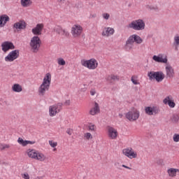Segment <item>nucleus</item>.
Listing matches in <instances>:
<instances>
[{
	"label": "nucleus",
	"instance_id": "37",
	"mask_svg": "<svg viewBox=\"0 0 179 179\" xmlns=\"http://www.w3.org/2000/svg\"><path fill=\"white\" fill-rule=\"evenodd\" d=\"M88 129L89 131H96V125L92 124V123H90L89 125H88Z\"/></svg>",
	"mask_w": 179,
	"mask_h": 179
},
{
	"label": "nucleus",
	"instance_id": "24",
	"mask_svg": "<svg viewBox=\"0 0 179 179\" xmlns=\"http://www.w3.org/2000/svg\"><path fill=\"white\" fill-rule=\"evenodd\" d=\"M9 22V16L7 15H2L0 16V26L1 27H3L6 23Z\"/></svg>",
	"mask_w": 179,
	"mask_h": 179
},
{
	"label": "nucleus",
	"instance_id": "14",
	"mask_svg": "<svg viewBox=\"0 0 179 179\" xmlns=\"http://www.w3.org/2000/svg\"><path fill=\"white\" fill-rule=\"evenodd\" d=\"M165 71L166 78H169V79H172V78H173L176 75V73L174 72V69L169 63L166 64Z\"/></svg>",
	"mask_w": 179,
	"mask_h": 179
},
{
	"label": "nucleus",
	"instance_id": "41",
	"mask_svg": "<svg viewBox=\"0 0 179 179\" xmlns=\"http://www.w3.org/2000/svg\"><path fill=\"white\" fill-rule=\"evenodd\" d=\"M1 150H3L5 149H9V148H10V146L8 144H4L3 145H1Z\"/></svg>",
	"mask_w": 179,
	"mask_h": 179
},
{
	"label": "nucleus",
	"instance_id": "47",
	"mask_svg": "<svg viewBox=\"0 0 179 179\" xmlns=\"http://www.w3.org/2000/svg\"><path fill=\"white\" fill-rule=\"evenodd\" d=\"M59 2H65V0H58Z\"/></svg>",
	"mask_w": 179,
	"mask_h": 179
},
{
	"label": "nucleus",
	"instance_id": "48",
	"mask_svg": "<svg viewBox=\"0 0 179 179\" xmlns=\"http://www.w3.org/2000/svg\"><path fill=\"white\" fill-rule=\"evenodd\" d=\"M120 118H122V114H119Z\"/></svg>",
	"mask_w": 179,
	"mask_h": 179
},
{
	"label": "nucleus",
	"instance_id": "13",
	"mask_svg": "<svg viewBox=\"0 0 179 179\" xmlns=\"http://www.w3.org/2000/svg\"><path fill=\"white\" fill-rule=\"evenodd\" d=\"M123 155L124 156H127V157H129V159H136L138 154L136 152H134L132 148H124L122 150Z\"/></svg>",
	"mask_w": 179,
	"mask_h": 179
},
{
	"label": "nucleus",
	"instance_id": "2",
	"mask_svg": "<svg viewBox=\"0 0 179 179\" xmlns=\"http://www.w3.org/2000/svg\"><path fill=\"white\" fill-rule=\"evenodd\" d=\"M134 43H136V44H142V43H143V39L137 34L131 35L126 41V50H132V48H134Z\"/></svg>",
	"mask_w": 179,
	"mask_h": 179
},
{
	"label": "nucleus",
	"instance_id": "40",
	"mask_svg": "<svg viewBox=\"0 0 179 179\" xmlns=\"http://www.w3.org/2000/svg\"><path fill=\"white\" fill-rule=\"evenodd\" d=\"M102 17L105 19V20H108L110 19V14L105 13L102 14Z\"/></svg>",
	"mask_w": 179,
	"mask_h": 179
},
{
	"label": "nucleus",
	"instance_id": "16",
	"mask_svg": "<svg viewBox=\"0 0 179 179\" xmlns=\"http://www.w3.org/2000/svg\"><path fill=\"white\" fill-rule=\"evenodd\" d=\"M152 59L155 62H159L161 64H167V62H169V59H167V56L163 58V55L162 54H159L158 55H154L152 57Z\"/></svg>",
	"mask_w": 179,
	"mask_h": 179
},
{
	"label": "nucleus",
	"instance_id": "45",
	"mask_svg": "<svg viewBox=\"0 0 179 179\" xmlns=\"http://www.w3.org/2000/svg\"><path fill=\"white\" fill-rule=\"evenodd\" d=\"M122 167H124V169H127L128 170H132V168L127 166L126 165H122Z\"/></svg>",
	"mask_w": 179,
	"mask_h": 179
},
{
	"label": "nucleus",
	"instance_id": "28",
	"mask_svg": "<svg viewBox=\"0 0 179 179\" xmlns=\"http://www.w3.org/2000/svg\"><path fill=\"white\" fill-rule=\"evenodd\" d=\"M170 120L173 124H179V113L172 115Z\"/></svg>",
	"mask_w": 179,
	"mask_h": 179
},
{
	"label": "nucleus",
	"instance_id": "36",
	"mask_svg": "<svg viewBox=\"0 0 179 179\" xmlns=\"http://www.w3.org/2000/svg\"><path fill=\"white\" fill-rule=\"evenodd\" d=\"M49 145L51 148H57V146H58V143L53 141H49Z\"/></svg>",
	"mask_w": 179,
	"mask_h": 179
},
{
	"label": "nucleus",
	"instance_id": "4",
	"mask_svg": "<svg viewBox=\"0 0 179 179\" xmlns=\"http://www.w3.org/2000/svg\"><path fill=\"white\" fill-rule=\"evenodd\" d=\"M29 45L32 52L37 54L40 51V48L41 47V39L38 36H34L31 38Z\"/></svg>",
	"mask_w": 179,
	"mask_h": 179
},
{
	"label": "nucleus",
	"instance_id": "34",
	"mask_svg": "<svg viewBox=\"0 0 179 179\" xmlns=\"http://www.w3.org/2000/svg\"><path fill=\"white\" fill-rule=\"evenodd\" d=\"M136 79H138V76H133L131 78L132 83H134V85H140L139 82Z\"/></svg>",
	"mask_w": 179,
	"mask_h": 179
},
{
	"label": "nucleus",
	"instance_id": "8",
	"mask_svg": "<svg viewBox=\"0 0 179 179\" xmlns=\"http://www.w3.org/2000/svg\"><path fill=\"white\" fill-rule=\"evenodd\" d=\"M62 110V103H57L49 107L50 117H55Z\"/></svg>",
	"mask_w": 179,
	"mask_h": 179
},
{
	"label": "nucleus",
	"instance_id": "31",
	"mask_svg": "<svg viewBox=\"0 0 179 179\" xmlns=\"http://www.w3.org/2000/svg\"><path fill=\"white\" fill-rule=\"evenodd\" d=\"M62 27L61 26H56L54 27L53 30L57 33V34H61L62 33Z\"/></svg>",
	"mask_w": 179,
	"mask_h": 179
},
{
	"label": "nucleus",
	"instance_id": "35",
	"mask_svg": "<svg viewBox=\"0 0 179 179\" xmlns=\"http://www.w3.org/2000/svg\"><path fill=\"white\" fill-rule=\"evenodd\" d=\"M61 36H64V37H69L70 34L66 29H62V33L60 34Z\"/></svg>",
	"mask_w": 179,
	"mask_h": 179
},
{
	"label": "nucleus",
	"instance_id": "26",
	"mask_svg": "<svg viewBox=\"0 0 179 179\" xmlns=\"http://www.w3.org/2000/svg\"><path fill=\"white\" fill-rule=\"evenodd\" d=\"M106 79L107 82H108L109 83H114L115 80H118L120 78L118 77V76L112 74V75L107 76L106 77Z\"/></svg>",
	"mask_w": 179,
	"mask_h": 179
},
{
	"label": "nucleus",
	"instance_id": "30",
	"mask_svg": "<svg viewBox=\"0 0 179 179\" xmlns=\"http://www.w3.org/2000/svg\"><path fill=\"white\" fill-rule=\"evenodd\" d=\"M31 1L30 0H21V5L24 8L30 6Z\"/></svg>",
	"mask_w": 179,
	"mask_h": 179
},
{
	"label": "nucleus",
	"instance_id": "17",
	"mask_svg": "<svg viewBox=\"0 0 179 179\" xmlns=\"http://www.w3.org/2000/svg\"><path fill=\"white\" fill-rule=\"evenodd\" d=\"M164 104H166L171 107V108H174L176 107V103L174 102V99H173V96L169 95L167 96L164 100H163Z\"/></svg>",
	"mask_w": 179,
	"mask_h": 179
},
{
	"label": "nucleus",
	"instance_id": "49",
	"mask_svg": "<svg viewBox=\"0 0 179 179\" xmlns=\"http://www.w3.org/2000/svg\"><path fill=\"white\" fill-rule=\"evenodd\" d=\"M56 150H57V148L53 149V152H56Z\"/></svg>",
	"mask_w": 179,
	"mask_h": 179
},
{
	"label": "nucleus",
	"instance_id": "6",
	"mask_svg": "<svg viewBox=\"0 0 179 179\" xmlns=\"http://www.w3.org/2000/svg\"><path fill=\"white\" fill-rule=\"evenodd\" d=\"M81 65L85 66V68H87V69L94 71V69H97V67L99 66V62L94 58L88 60L82 59Z\"/></svg>",
	"mask_w": 179,
	"mask_h": 179
},
{
	"label": "nucleus",
	"instance_id": "12",
	"mask_svg": "<svg viewBox=\"0 0 179 179\" xmlns=\"http://www.w3.org/2000/svg\"><path fill=\"white\" fill-rule=\"evenodd\" d=\"M106 129L108 132V136L110 139H117V136H118V131H117L114 127L108 126Z\"/></svg>",
	"mask_w": 179,
	"mask_h": 179
},
{
	"label": "nucleus",
	"instance_id": "23",
	"mask_svg": "<svg viewBox=\"0 0 179 179\" xmlns=\"http://www.w3.org/2000/svg\"><path fill=\"white\" fill-rule=\"evenodd\" d=\"M99 113H100V107L99 106V103L95 102L94 106L90 110V114L91 115H96V114H99Z\"/></svg>",
	"mask_w": 179,
	"mask_h": 179
},
{
	"label": "nucleus",
	"instance_id": "22",
	"mask_svg": "<svg viewBox=\"0 0 179 179\" xmlns=\"http://www.w3.org/2000/svg\"><path fill=\"white\" fill-rule=\"evenodd\" d=\"M177 173H179L178 169L169 168L167 170L169 177H171L172 178H174V177H177Z\"/></svg>",
	"mask_w": 179,
	"mask_h": 179
},
{
	"label": "nucleus",
	"instance_id": "46",
	"mask_svg": "<svg viewBox=\"0 0 179 179\" xmlns=\"http://www.w3.org/2000/svg\"><path fill=\"white\" fill-rule=\"evenodd\" d=\"M115 167H117V169H120V162L115 163Z\"/></svg>",
	"mask_w": 179,
	"mask_h": 179
},
{
	"label": "nucleus",
	"instance_id": "38",
	"mask_svg": "<svg viewBox=\"0 0 179 179\" xmlns=\"http://www.w3.org/2000/svg\"><path fill=\"white\" fill-rule=\"evenodd\" d=\"M173 142L178 143L179 142V134H175L173 136Z\"/></svg>",
	"mask_w": 179,
	"mask_h": 179
},
{
	"label": "nucleus",
	"instance_id": "27",
	"mask_svg": "<svg viewBox=\"0 0 179 179\" xmlns=\"http://www.w3.org/2000/svg\"><path fill=\"white\" fill-rule=\"evenodd\" d=\"M12 90L15 93H20V92H22L23 87H22V85H20V84H14L12 86Z\"/></svg>",
	"mask_w": 179,
	"mask_h": 179
},
{
	"label": "nucleus",
	"instance_id": "7",
	"mask_svg": "<svg viewBox=\"0 0 179 179\" xmlns=\"http://www.w3.org/2000/svg\"><path fill=\"white\" fill-rule=\"evenodd\" d=\"M148 76L150 80L155 79L158 83L163 82V80L165 78L164 73H163V71H150L148 73Z\"/></svg>",
	"mask_w": 179,
	"mask_h": 179
},
{
	"label": "nucleus",
	"instance_id": "11",
	"mask_svg": "<svg viewBox=\"0 0 179 179\" xmlns=\"http://www.w3.org/2000/svg\"><path fill=\"white\" fill-rule=\"evenodd\" d=\"M141 113L138 110H134L126 113V118L129 120V121H136L139 118Z\"/></svg>",
	"mask_w": 179,
	"mask_h": 179
},
{
	"label": "nucleus",
	"instance_id": "3",
	"mask_svg": "<svg viewBox=\"0 0 179 179\" xmlns=\"http://www.w3.org/2000/svg\"><path fill=\"white\" fill-rule=\"evenodd\" d=\"M146 24H145V21L142 19H138L131 21L128 25V29H132L133 30H136V31H142V30H145Z\"/></svg>",
	"mask_w": 179,
	"mask_h": 179
},
{
	"label": "nucleus",
	"instance_id": "20",
	"mask_svg": "<svg viewBox=\"0 0 179 179\" xmlns=\"http://www.w3.org/2000/svg\"><path fill=\"white\" fill-rule=\"evenodd\" d=\"M145 111L148 115H153V114H157L159 113V109L156 106H147L145 108Z\"/></svg>",
	"mask_w": 179,
	"mask_h": 179
},
{
	"label": "nucleus",
	"instance_id": "9",
	"mask_svg": "<svg viewBox=\"0 0 179 179\" xmlns=\"http://www.w3.org/2000/svg\"><path fill=\"white\" fill-rule=\"evenodd\" d=\"M82 33H83V27L80 24H74L71 27V34L74 38H79L82 35Z\"/></svg>",
	"mask_w": 179,
	"mask_h": 179
},
{
	"label": "nucleus",
	"instance_id": "39",
	"mask_svg": "<svg viewBox=\"0 0 179 179\" xmlns=\"http://www.w3.org/2000/svg\"><path fill=\"white\" fill-rule=\"evenodd\" d=\"M22 179H30V176H29V173H27V172H25L24 173H22Z\"/></svg>",
	"mask_w": 179,
	"mask_h": 179
},
{
	"label": "nucleus",
	"instance_id": "19",
	"mask_svg": "<svg viewBox=\"0 0 179 179\" xmlns=\"http://www.w3.org/2000/svg\"><path fill=\"white\" fill-rule=\"evenodd\" d=\"M27 27V24L24 20H20L17 22H15L13 24V29H16V30H24L26 27Z\"/></svg>",
	"mask_w": 179,
	"mask_h": 179
},
{
	"label": "nucleus",
	"instance_id": "42",
	"mask_svg": "<svg viewBox=\"0 0 179 179\" xmlns=\"http://www.w3.org/2000/svg\"><path fill=\"white\" fill-rule=\"evenodd\" d=\"M66 134H68V135H72V134H73V129H67L66 130Z\"/></svg>",
	"mask_w": 179,
	"mask_h": 179
},
{
	"label": "nucleus",
	"instance_id": "44",
	"mask_svg": "<svg viewBox=\"0 0 179 179\" xmlns=\"http://www.w3.org/2000/svg\"><path fill=\"white\" fill-rule=\"evenodd\" d=\"M90 94H91V96H94V94H96V90H92L90 91Z\"/></svg>",
	"mask_w": 179,
	"mask_h": 179
},
{
	"label": "nucleus",
	"instance_id": "33",
	"mask_svg": "<svg viewBox=\"0 0 179 179\" xmlns=\"http://www.w3.org/2000/svg\"><path fill=\"white\" fill-rule=\"evenodd\" d=\"M84 139H86V141H90V139H93V135L89 132L85 133Z\"/></svg>",
	"mask_w": 179,
	"mask_h": 179
},
{
	"label": "nucleus",
	"instance_id": "50",
	"mask_svg": "<svg viewBox=\"0 0 179 179\" xmlns=\"http://www.w3.org/2000/svg\"><path fill=\"white\" fill-rule=\"evenodd\" d=\"M0 179H1V178H0Z\"/></svg>",
	"mask_w": 179,
	"mask_h": 179
},
{
	"label": "nucleus",
	"instance_id": "15",
	"mask_svg": "<svg viewBox=\"0 0 179 179\" xmlns=\"http://www.w3.org/2000/svg\"><path fill=\"white\" fill-rule=\"evenodd\" d=\"M1 50L4 52H8L9 50H15V45L12 42L5 41L1 44Z\"/></svg>",
	"mask_w": 179,
	"mask_h": 179
},
{
	"label": "nucleus",
	"instance_id": "5",
	"mask_svg": "<svg viewBox=\"0 0 179 179\" xmlns=\"http://www.w3.org/2000/svg\"><path fill=\"white\" fill-rule=\"evenodd\" d=\"M27 155L31 159H34V160H38L39 162H44L46 157L44 154L39 152L36 150L29 149L27 150Z\"/></svg>",
	"mask_w": 179,
	"mask_h": 179
},
{
	"label": "nucleus",
	"instance_id": "25",
	"mask_svg": "<svg viewBox=\"0 0 179 179\" xmlns=\"http://www.w3.org/2000/svg\"><path fill=\"white\" fill-rule=\"evenodd\" d=\"M17 142L20 145H22V146H27V145H34L36 143L35 141H24L22 138H19Z\"/></svg>",
	"mask_w": 179,
	"mask_h": 179
},
{
	"label": "nucleus",
	"instance_id": "10",
	"mask_svg": "<svg viewBox=\"0 0 179 179\" xmlns=\"http://www.w3.org/2000/svg\"><path fill=\"white\" fill-rule=\"evenodd\" d=\"M20 51L19 50H15L10 52L8 55L5 57L6 62H13L15 59L19 58Z\"/></svg>",
	"mask_w": 179,
	"mask_h": 179
},
{
	"label": "nucleus",
	"instance_id": "21",
	"mask_svg": "<svg viewBox=\"0 0 179 179\" xmlns=\"http://www.w3.org/2000/svg\"><path fill=\"white\" fill-rule=\"evenodd\" d=\"M115 33V30L112 27H105L103 31H102V36L103 37H110V36H113Z\"/></svg>",
	"mask_w": 179,
	"mask_h": 179
},
{
	"label": "nucleus",
	"instance_id": "29",
	"mask_svg": "<svg viewBox=\"0 0 179 179\" xmlns=\"http://www.w3.org/2000/svg\"><path fill=\"white\" fill-rule=\"evenodd\" d=\"M173 45L175 46L176 51H178L179 46V35H176L173 38Z\"/></svg>",
	"mask_w": 179,
	"mask_h": 179
},
{
	"label": "nucleus",
	"instance_id": "1",
	"mask_svg": "<svg viewBox=\"0 0 179 179\" xmlns=\"http://www.w3.org/2000/svg\"><path fill=\"white\" fill-rule=\"evenodd\" d=\"M51 85V73H48L45 74L43 83L38 88L39 96H44L45 92L50 90Z\"/></svg>",
	"mask_w": 179,
	"mask_h": 179
},
{
	"label": "nucleus",
	"instance_id": "18",
	"mask_svg": "<svg viewBox=\"0 0 179 179\" xmlns=\"http://www.w3.org/2000/svg\"><path fill=\"white\" fill-rule=\"evenodd\" d=\"M43 29H44V24H38L31 31L34 36H41Z\"/></svg>",
	"mask_w": 179,
	"mask_h": 179
},
{
	"label": "nucleus",
	"instance_id": "32",
	"mask_svg": "<svg viewBox=\"0 0 179 179\" xmlns=\"http://www.w3.org/2000/svg\"><path fill=\"white\" fill-rule=\"evenodd\" d=\"M57 64L62 66H64L66 64V62L62 57H59L57 59Z\"/></svg>",
	"mask_w": 179,
	"mask_h": 179
},
{
	"label": "nucleus",
	"instance_id": "43",
	"mask_svg": "<svg viewBox=\"0 0 179 179\" xmlns=\"http://www.w3.org/2000/svg\"><path fill=\"white\" fill-rule=\"evenodd\" d=\"M71 104V100H66L65 102H64V105L65 106H70Z\"/></svg>",
	"mask_w": 179,
	"mask_h": 179
}]
</instances>
